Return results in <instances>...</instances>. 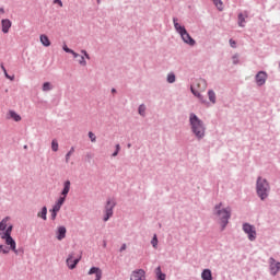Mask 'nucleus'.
<instances>
[{
  "label": "nucleus",
  "instance_id": "f257e3e1",
  "mask_svg": "<svg viewBox=\"0 0 280 280\" xmlns=\"http://www.w3.org/2000/svg\"><path fill=\"white\" fill-rule=\"evenodd\" d=\"M214 215H217L222 229L229 224V220H231V207H224L222 202L218 203L214 207Z\"/></svg>",
  "mask_w": 280,
  "mask_h": 280
},
{
  "label": "nucleus",
  "instance_id": "f03ea898",
  "mask_svg": "<svg viewBox=\"0 0 280 280\" xmlns=\"http://www.w3.org/2000/svg\"><path fill=\"white\" fill-rule=\"evenodd\" d=\"M12 224H10V217L2 219L0 222V231H5L2 235V240H4L8 246H16V242L12 238Z\"/></svg>",
  "mask_w": 280,
  "mask_h": 280
},
{
  "label": "nucleus",
  "instance_id": "7ed1b4c3",
  "mask_svg": "<svg viewBox=\"0 0 280 280\" xmlns=\"http://www.w3.org/2000/svg\"><path fill=\"white\" fill-rule=\"evenodd\" d=\"M191 93L195 97H198L201 104H207V100L202 96L201 93L207 91V81L205 79H198L190 88Z\"/></svg>",
  "mask_w": 280,
  "mask_h": 280
},
{
  "label": "nucleus",
  "instance_id": "20e7f679",
  "mask_svg": "<svg viewBox=\"0 0 280 280\" xmlns=\"http://www.w3.org/2000/svg\"><path fill=\"white\" fill-rule=\"evenodd\" d=\"M189 121L194 135H196L198 139H202V137H205V125L202 120H200L196 114H190Z\"/></svg>",
  "mask_w": 280,
  "mask_h": 280
},
{
  "label": "nucleus",
  "instance_id": "39448f33",
  "mask_svg": "<svg viewBox=\"0 0 280 280\" xmlns=\"http://www.w3.org/2000/svg\"><path fill=\"white\" fill-rule=\"evenodd\" d=\"M173 23L176 32H178V34L182 36L184 43H186V45H190V47H194V45H196V40L191 38V35H189L185 26L179 25V23L176 22V19L173 20Z\"/></svg>",
  "mask_w": 280,
  "mask_h": 280
},
{
  "label": "nucleus",
  "instance_id": "423d86ee",
  "mask_svg": "<svg viewBox=\"0 0 280 280\" xmlns=\"http://www.w3.org/2000/svg\"><path fill=\"white\" fill-rule=\"evenodd\" d=\"M256 191L260 200H266V198H268V192L270 191V185L268 184V180L258 177L256 184Z\"/></svg>",
  "mask_w": 280,
  "mask_h": 280
},
{
  "label": "nucleus",
  "instance_id": "0eeeda50",
  "mask_svg": "<svg viewBox=\"0 0 280 280\" xmlns=\"http://www.w3.org/2000/svg\"><path fill=\"white\" fill-rule=\"evenodd\" d=\"M80 259H82V252H72L66 260L68 268L73 270L80 264Z\"/></svg>",
  "mask_w": 280,
  "mask_h": 280
},
{
  "label": "nucleus",
  "instance_id": "6e6552de",
  "mask_svg": "<svg viewBox=\"0 0 280 280\" xmlns=\"http://www.w3.org/2000/svg\"><path fill=\"white\" fill-rule=\"evenodd\" d=\"M115 200H107L106 206H105V217H104V222H108L110 218H113V210L115 209Z\"/></svg>",
  "mask_w": 280,
  "mask_h": 280
},
{
  "label": "nucleus",
  "instance_id": "1a4fd4ad",
  "mask_svg": "<svg viewBox=\"0 0 280 280\" xmlns=\"http://www.w3.org/2000/svg\"><path fill=\"white\" fill-rule=\"evenodd\" d=\"M243 231L244 233H246L248 235V240H250V242H253L254 240H256L257 237V231H255V226L245 223L243 225Z\"/></svg>",
  "mask_w": 280,
  "mask_h": 280
},
{
  "label": "nucleus",
  "instance_id": "9d476101",
  "mask_svg": "<svg viewBox=\"0 0 280 280\" xmlns=\"http://www.w3.org/2000/svg\"><path fill=\"white\" fill-rule=\"evenodd\" d=\"M12 250L15 253V255H20V253H23L22 248L16 249V246H0V255H8Z\"/></svg>",
  "mask_w": 280,
  "mask_h": 280
},
{
  "label": "nucleus",
  "instance_id": "9b49d317",
  "mask_svg": "<svg viewBox=\"0 0 280 280\" xmlns=\"http://www.w3.org/2000/svg\"><path fill=\"white\" fill-rule=\"evenodd\" d=\"M267 79H268V74L265 71H259L256 74V84L258 86H264V84H266Z\"/></svg>",
  "mask_w": 280,
  "mask_h": 280
},
{
  "label": "nucleus",
  "instance_id": "f8f14e48",
  "mask_svg": "<svg viewBox=\"0 0 280 280\" xmlns=\"http://www.w3.org/2000/svg\"><path fill=\"white\" fill-rule=\"evenodd\" d=\"M130 280H145V271L143 269L133 271L131 273Z\"/></svg>",
  "mask_w": 280,
  "mask_h": 280
},
{
  "label": "nucleus",
  "instance_id": "ddd939ff",
  "mask_svg": "<svg viewBox=\"0 0 280 280\" xmlns=\"http://www.w3.org/2000/svg\"><path fill=\"white\" fill-rule=\"evenodd\" d=\"M270 272L271 275H277V272H279L280 270V262H277V260H275L273 258H270Z\"/></svg>",
  "mask_w": 280,
  "mask_h": 280
},
{
  "label": "nucleus",
  "instance_id": "4468645a",
  "mask_svg": "<svg viewBox=\"0 0 280 280\" xmlns=\"http://www.w3.org/2000/svg\"><path fill=\"white\" fill-rule=\"evenodd\" d=\"M1 25L3 34H8V32H10V27H12V21L4 19L1 21Z\"/></svg>",
  "mask_w": 280,
  "mask_h": 280
},
{
  "label": "nucleus",
  "instance_id": "2eb2a0df",
  "mask_svg": "<svg viewBox=\"0 0 280 280\" xmlns=\"http://www.w3.org/2000/svg\"><path fill=\"white\" fill-rule=\"evenodd\" d=\"M88 275H95V280H102V269L92 267Z\"/></svg>",
  "mask_w": 280,
  "mask_h": 280
},
{
  "label": "nucleus",
  "instance_id": "dca6fc26",
  "mask_svg": "<svg viewBox=\"0 0 280 280\" xmlns=\"http://www.w3.org/2000/svg\"><path fill=\"white\" fill-rule=\"evenodd\" d=\"M69 191H71V182L70 180H66L63 183V189L61 191V196L63 198H67V196L69 195Z\"/></svg>",
  "mask_w": 280,
  "mask_h": 280
},
{
  "label": "nucleus",
  "instance_id": "f3484780",
  "mask_svg": "<svg viewBox=\"0 0 280 280\" xmlns=\"http://www.w3.org/2000/svg\"><path fill=\"white\" fill-rule=\"evenodd\" d=\"M66 236H67V228L59 226L57 229V238L58 240H65Z\"/></svg>",
  "mask_w": 280,
  "mask_h": 280
},
{
  "label": "nucleus",
  "instance_id": "a211bd4d",
  "mask_svg": "<svg viewBox=\"0 0 280 280\" xmlns=\"http://www.w3.org/2000/svg\"><path fill=\"white\" fill-rule=\"evenodd\" d=\"M201 279L202 280H213V275L211 273V271L209 269H205L201 272Z\"/></svg>",
  "mask_w": 280,
  "mask_h": 280
},
{
  "label": "nucleus",
  "instance_id": "6ab92c4d",
  "mask_svg": "<svg viewBox=\"0 0 280 280\" xmlns=\"http://www.w3.org/2000/svg\"><path fill=\"white\" fill-rule=\"evenodd\" d=\"M39 40L44 47H49L51 45V42L47 35H40Z\"/></svg>",
  "mask_w": 280,
  "mask_h": 280
},
{
  "label": "nucleus",
  "instance_id": "aec40b11",
  "mask_svg": "<svg viewBox=\"0 0 280 280\" xmlns=\"http://www.w3.org/2000/svg\"><path fill=\"white\" fill-rule=\"evenodd\" d=\"M155 275H156V279L158 280H165V273H163V271H161V267H158L155 269Z\"/></svg>",
  "mask_w": 280,
  "mask_h": 280
},
{
  "label": "nucleus",
  "instance_id": "412c9836",
  "mask_svg": "<svg viewBox=\"0 0 280 280\" xmlns=\"http://www.w3.org/2000/svg\"><path fill=\"white\" fill-rule=\"evenodd\" d=\"M215 8H218V10L220 12H222V10H224V2H222V0H212Z\"/></svg>",
  "mask_w": 280,
  "mask_h": 280
},
{
  "label": "nucleus",
  "instance_id": "4be33fe9",
  "mask_svg": "<svg viewBox=\"0 0 280 280\" xmlns=\"http://www.w3.org/2000/svg\"><path fill=\"white\" fill-rule=\"evenodd\" d=\"M37 218H42V220H47V207H43L42 211L37 213Z\"/></svg>",
  "mask_w": 280,
  "mask_h": 280
},
{
  "label": "nucleus",
  "instance_id": "5701e85b",
  "mask_svg": "<svg viewBox=\"0 0 280 280\" xmlns=\"http://www.w3.org/2000/svg\"><path fill=\"white\" fill-rule=\"evenodd\" d=\"M9 115H10L11 119H13L14 121H21V116L19 114H16V112L10 110Z\"/></svg>",
  "mask_w": 280,
  "mask_h": 280
},
{
  "label": "nucleus",
  "instance_id": "b1692460",
  "mask_svg": "<svg viewBox=\"0 0 280 280\" xmlns=\"http://www.w3.org/2000/svg\"><path fill=\"white\" fill-rule=\"evenodd\" d=\"M208 97L212 104H215V92L213 90L208 91Z\"/></svg>",
  "mask_w": 280,
  "mask_h": 280
},
{
  "label": "nucleus",
  "instance_id": "393cba45",
  "mask_svg": "<svg viewBox=\"0 0 280 280\" xmlns=\"http://www.w3.org/2000/svg\"><path fill=\"white\" fill-rule=\"evenodd\" d=\"M245 23H246V19L244 18V15L242 13L238 14V25H240V27H244Z\"/></svg>",
  "mask_w": 280,
  "mask_h": 280
},
{
  "label": "nucleus",
  "instance_id": "a878e982",
  "mask_svg": "<svg viewBox=\"0 0 280 280\" xmlns=\"http://www.w3.org/2000/svg\"><path fill=\"white\" fill-rule=\"evenodd\" d=\"M167 82H168L170 84H174V82H176V75H175L174 73H170V74L167 75Z\"/></svg>",
  "mask_w": 280,
  "mask_h": 280
},
{
  "label": "nucleus",
  "instance_id": "bb28decb",
  "mask_svg": "<svg viewBox=\"0 0 280 280\" xmlns=\"http://www.w3.org/2000/svg\"><path fill=\"white\" fill-rule=\"evenodd\" d=\"M75 152V149L72 147L70 151L66 154V163H69V159H71V154Z\"/></svg>",
  "mask_w": 280,
  "mask_h": 280
},
{
  "label": "nucleus",
  "instance_id": "cd10ccee",
  "mask_svg": "<svg viewBox=\"0 0 280 280\" xmlns=\"http://www.w3.org/2000/svg\"><path fill=\"white\" fill-rule=\"evenodd\" d=\"M51 150H52V152H58V141L57 140L51 141Z\"/></svg>",
  "mask_w": 280,
  "mask_h": 280
},
{
  "label": "nucleus",
  "instance_id": "c85d7f7f",
  "mask_svg": "<svg viewBox=\"0 0 280 280\" xmlns=\"http://www.w3.org/2000/svg\"><path fill=\"white\" fill-rule=\"evenodd\" d=\"M43 91H51V83L45 82L43 84Z\"/></svg>",
  "mask_w": 280,
  "mask_h": 280
},
{
  "label": "nucleus",
  "instance_id": "c756f323",
  "mask_svg": "<svg viewBox=\"0 0 280 280\" xmlns=\"http://www.w3.org/2000/svg\"><path fill=\"white\" fill-rule=\"evenodd\" d=\"M138 112L143 117L145 115V105H140Z\"/></svg>",
  "mask_w": 280,
  "mask_h": 280
},
{
  "label": "nucleus",
  "instance_id": "7c9ffc66",
  "mask_svg": "<svg viewBox=\"0 0 280 280\" xmlns=\"http://www.w3.org/2000/svg\"><path fill=\"white\" fill-rule=\"evenodd\" d=\"M79 65H82V67H86V60H84V56H79Z\"/></svg>",
  "mask_w": 280,
  "mask_h": 280
},
{
  "label": "nucleus",
  "instance_id": "2f4dec72",
  "mask_svg": "<svg viewBox=\"0 0 280 280\" xmlns=\"http://www.w3.org/2000/svg\"><path fill=\"white\" fill-rule=\"evenodd\" d=\"M232 60H233V65H238L240 63V55H234L232 57Z\"/></svg>",
  "mask_w": 280,
  "mask_h": 280
},
{
  "label": "nucleus",
  "instance_id": "473e14b6",
  "mask_svg": "<svg viewBox=\"0 0 280 280\" xmlns=\"http://www.w3.org/2000/svg\"><path fill=\"white\" fill-rule=\"evenodd\" d=\"M65 200H67V197L61 196L56 203L62 207V205H65Z\"/></svg>",
  "mask_w": 280,
  "mask_h": 280
},
{
  "label": "nucleus",
  "instance_id": "72a5a7b5",
  "mask_svg": "<svg viewBox=\"0 0 280 280\" xmlns=\"http://www.w3.org/2000/svg\"><path fill=\"white\" fill-rule=\"evenodd\" d=\"M89 137H90L92 143H95V141H96L95 133H93L92 131H90V132H89Z\"/></svg>",
  "mask_w": 280,
  "mask_h": 280
},
{
  "label": "nucleus",
  "instance_id": "f704fd0d",
  "mask_svg": "<svg viewBox=\"0 0 280 280\" xmlns=\"http://www.w3.org/2000/svg\"><path fill=\"white\" fill-rule=\"evenodd\" d=\"M230 46L235 49L237 47V43L234 39H230Z\"/></svg>",
  "mask_w": 280,
  "mask_h": 280
},
{
  "label": "nucleus",
  "instance_id": "c9c22d12",
  "mask_svg": "<svg viewBox=\"0 0 280 280\" xmlns=\"http://www.w3.org/2000/svg\"><path fill=\"white\" fill-rule=\"evenodd\" d=\"M62 208V206L58 205V203H55L54 208H52V211H60V209Z\"/></svg>",
  "mask_w": 280,
  "mask_h": 280
},
{
  "label": "nucleus",
  "instance_id": "e433bc0d",
  "mask_svg": "<svg viewBox=\"0 0 280 280\" xmlns=\"http://www.w3.org/2000/svg\"><path fill=\"white\" fill-rule=\"evenodd\" d=\"M152 246H156L159 244V240L156 238V235H154L153 240L151 241Z\"/></svg>",
  "mask_w": 280,
  "mask_h": 280
},
{
  "label": "nucleus",
  "instance_id": "4c0bfd02",
  "mask_svg": "<svg viewBox=\"0 0 280 280\" xmlns=\"http://www.w3.org/2000/svg\"><path fill=\"white\" fill-rule=\"evenodd\" d=\"M51 211V220H56V215H58V211L50 210Z\"/></svg>",
  "mask_w": 280,
  "mask_h": 280
},
{
  "label": "nucleus",
  "instance_id": "58836bf2",
  "mask_svg": "<svg viewBox=\"0 0 280 280\" xmlns=\"http://www.w3.org/2000/svg\"><path fill=\"white\" fill-rule=\"evenodd\" d=\"M71 48L67 47V45H63V51H66L67 54H71Z\"/></svg>",
  "mask_w": 280,
  "mask_h": 280
},
{
  "label": "nucleus",
  "instance_id": "ea45409f",
  "mask_svg": "<svg viewBox=\"0 0 280 280\" xmlns=\"http://www.w3.org/2000/svg\"><path fill=\"white\" fill-rule=\"evenodd\" d=\"M81 54H83L88 60H91V57L89 56V52H86V50H81Z\"/></svg>",
  "mask_w": 280,
  "mask_h": 280
},
{
  "label": "nucleus",
  "instance_id": "a19ab883",
  "mask_svg": "<svg viewBox=\"0 0 280 280\" xmlns=\"http://www.w3.org/2000/svg\"><path fill=\"white\" fill-rule=\"evenodd\" d=\"M70 54H72L73 58H80V55L73 50H71Z\"/></svg>",
  "mask_w": 280,
  "mask_h": 280
},
{
  "label": "nucleus",
  "instance_id": "79ce46f5",
  "mask_svg": "<svg viewBox=\"0 0 280 280\" xmlns=\"http://www.w3.org/2000/svg\"><path fill=\"white\" fill-rule=\"evenodd\" d=\"M54 3H57L60 8H62V0H54Z\"/></svg>",
  "mask_w": 280,
  "mask_h": 280
},
{
  "label": "nucleus",
  "instance_id": "37998d69",
  "mask_svg": "<svg viewBox=\"0 0 280 280\" xmlns=\"http://www.w3.org/2000/svg\"><path fill=\"white\" fill-rule=\"evenodd\" d=\"M4 75H5V78H8V80H14V77H10V74H8V71L7 72H4Z\"/></svg>",
  "mask_w": 280,
  "mask_h": 280
},
{
  "label": "nucleus",
  "instance_id": "c03bdc74",
  "mask_svg": "<svg viewBox=\"0 0 280 280\" xmlns=\"http://www.w3.org/2000/svg\"><path fill=\"white\" fill-rule=\"evenodd\" d=\"M121 150V147L119 144H116V152H119Z\"/></svg>",
  "mask_w": 280,
  "mask_h": 280
},
{
  "label": "nucleus",
  "instance_id": "a18cd8bd",
  "mask_svg": "<svg viewBox=\"0 0 280 280\" xmlns=\"http://www.w3.org/2000/svg\"><path fill=\"white\" fill-rule=\"evenodd\" d=\"M1 69L3 71V73H5L8 70H5V67L3 65H1Z\"/></svg>",
  "mask_w": 280,
  "mask_h": 280
},
{
  "label": "nucleus",
  "instance_id": "49530a36",
  "mask_svg": "<svg viewBox=\"0 0 280 280\" xmlns=\"http://www.w3.org/2000/svg\"><path fill=\"white\" fill-rule=\"evenodd\" d=\"M117 154H119V151H115V152L113 153V156H117Z\"/></svg>",
  "mask_w": 280,
  "mask_h": 280
},
{
  "label": "nucleus",
  "instance_id": "de8ad7c7",
  "mask_svg": "<svg viewBox=\"0 0 280 280\" xmlns=\"http://www.w3.org/2000/svg\"><path fill=\"white\" fill-rule=\"evenodd\" d=\"M122 250H126V247H121V248H120V253H122Z\"/></svg>",
  "mask_w": 280,
  "mask_h": 280
},
{
  "label": "nucleus",
  "instance_id": "09e8293b",
  "mask_svg": "<svg viewBox=\"0 0 280 280\" xmlns=\"http://www.w3.org/2000/svg\"><path fill=\"white\" fill-rule=\"evenodd\" d=\"M0 12L3 14V12H5L3 9H0Z\"/></svg>",
  "mask_w": 280,
  "mask_h": 280
},
{
  "label": "nucleus",
  "instance_id": "8fccbe9b",
  "mask_svg": "<svg viewBox=\"0 0 280 280\" xmlns=\"http://www.w3.org/2000/svg\"><path fill=\"white\" fill-rule=\"evenodd\" d=\"M97 3H100V0H97Z\"/></svg>",
  "mask_w": 280,
  "mask_h": 280
}]
</instances>
